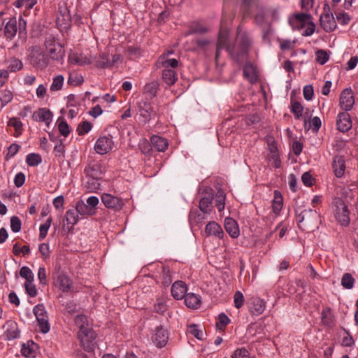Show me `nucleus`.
Segmentation results:
<instances>
[{
  "label": "nucleus",
  "mask_w": 358,
  "mask_h": 358,
  "mask_svg": "<svg viewBox=\"0 0 358 358\" xmlns=\"http://www.w3.org/2000/svg\"><path fill=\"white\" fill-rule=\"evenodd\" d=\"M252 43V38L249 34L238 29L235 41L231 45L229 43L228 31L221 29L217 42L215 59L216 61L218 59L221 50L226 49L232 59L238 63H242L247 59Z\"/></svg>",
  "instance_id": "obj_1"
},
{
  "label": "nucleus",
  "mask_w": 358,
  "mask_h": 358,
  "mask_svg": "<svg viewBox=\"0 0 358 358\" xmlns=\"http://www.w3.org/2000/svg\"><path fill=\"white\" fill-rule=\"evenodd\" d=\"M87 320L85 315H78L75 322L80 325V331L78 332V338L84 350L87 352H92L95 347V339L96 334L91 328L84 326V323Z\"/></svg>",
  "instance_id": "obj_2"
},
{
  "label": "nucleus",
  "mask_w": 358,
  "mask_h": 358,
  "mask_svg": "<svg viewBox=\"0 0 358 358\" xmlns=\"http://www.w3.org/2000/svg\"><path fill=\"white\" fill-rule=\"evenodd\" d=\"M334 204L335 206V217L336 219L342 225L347 226L350 223V213L348 209V206L340 198H336L334 200Z\"/></svg>",
  "instance_id": "obj_3"
},
{
  "label": "nucleus",
  "mask_w": 358,
  "mask_h": 358,
  "mask_svg": "<svg viewBox=\"0 0 358 358\" xmlns=\"http://www.w3.org/2000/svg\"><path fill=\"white\" fill-rule=\"evenodd\" d=\"M297 220L299 223H304L305 225L314 224L319 218V215L315 210L313 209H304L299 213L298 210L296 211Z\"/></svg>",
  "instance_id": "obj_4"
},
{
  "label": "nucleus",
  "mask_w": 358,
  "mask_h": 358,
  "mask_svg": "<svg viewBox=\"0 0 358 358\" xmlns=\"http://www.w3.org/2000/svg\"><path fill=\"white\" fill-rule=\"evenodd\" d=\"M52 275L55 286L58 287L63 292L70 291L72 282L66 274L57 270Z\"/></svg>",
  "instance_id": "obj_5"
},
{
  "label": "nucleus",
  "mask_w": 358,
  "mask_h": 358,
  "mask_svg": "<svg viewBox=\"0 0 358 358\" xmlns=\"http://www.w3.org/2000/svg\"><path fill=\"white\" fill-rule=\"evenodd\" d=\"M339 103L341 108L345 112L352 109L355 104V99L351 88H345L341 92L340 94Z\"/></svg>",
  "instance_id": "obj_6"
},
{
  "label": "nucleus",
  "mask_w": 358,
  "mask_h": 358,
  "mask_svg": "<svg viewBox=\"0 0 358 358\" xmlns=\"http://www.w3.org/2000/svg\"><path fill=\"white\" fill-rule=\"evenodd\" d=\"M30 57L31 63L38 68L44 69L48 64V57L39 48L34 49L31 53Z\"/></svg>",
  "instance_id": "obj_7"
},
{
  "label": "nucleus",
  "mask_w": 358,
  "mask_h": 358,
  "mask_svg": "<svg viewBox=\"0 0 358 358\" xmlns=\"http://www.w3.org/2000/svg\"><path fill=\"white\" fill-rule=\"evenodd\" d=\"M113 144L111 137L101 136L94 145V150L98 154L104 155L112 150Z\"/></svg>",
  "instance_id": "obj_8"
},
{
  "label": "nucleus",
  "mask_w": 358,
  "mask_h": 358,
  "mask_svg": "<svg viewBox=\"0 0 358 358\" xmlns=\"http://www.w3.org/2000/svg\"><path fill=\"white\" fill-rule=\"evenodd\" d=\"M152 339V342L157 345V347L162 348L167 343L169 334L167 331L160 325L156 327Z\"/></svg>",
  "instance_id": "obj_9"
},
{
  "label": "nucleus",
  "mask_w": 358,
  "mask_h": 358,
  "mask_svg": "<svg viewBox=\"0 0 358 358\" xmlns=\"http://www.w3.org/2000/svg\"><path fill=\"white\" fill-rule=\"evenodd\" d=\"M101 201L106 208L116 210H120L124 205L121 199L114 196L110 194H103L101 196Z\"/></svg>",
  "instance_id": "obj_10"
},
{
  "label": "nucleus",
  "mask_w": 358,
  "mask_h": 358,
  "mask_svg": "<svg viewBox=\"0 0 358 358\" xmlns=\"http://www.w3.org/2000/svg\"><path fill=\"white\" fill-rule=\"evenodd\" d=\"M4 335L6 339L11 341L17 338L20 336V331L18 329L17 324L13 320H8L3 326Z\"/></svg>",
  "instance_id": "obj_11"
},
{
  "label": "nucleus",
  "mask_w": 358,
  "mask_h": 358,
  "mask_svg": "<svg viewBox=\"0 0 358 358\" xmlns=\"http://www.w3.org/2000/svg\"><path fill=\"white\" fill-rule=\"evenodd\" d=\"M336 126L338 130L341 132H347L352 127V121L350 115L346 112L338 113L336 118Z\"/></svg>",
  "instance_id": "obj_12"
},
{
  "label": "nucleus",
  "mask_w": 358,
  "mask_h": 358,
  "mask_svg": "<svg viewBox=\"0 0 358 358\" xmlns=\"http://www.w3.org/2000/svg\"><path fill=\"white\" fill-rule=\"evenodd\" d=\"M84 173L86 177H95L101 178L103 170L99 162L92 161L85 168Z\"/></svg>",
  "instance_id": "obj_13"
},
{
  "label": "nucleus",
  "mask_w": 358,
  "mask_h": 358,
  "mask_svg": "<svg viewBox=\"0 0 358 358\" xmlns=\"http://www.w3.org/2000/svg\"><path fill=\"white\" fill-rule=\"evenodd\" d=\"M139 111L141 116L145 118V122H149L156 113L154 108L150 102L142 101L139 103Z\"/></svg>",
  "instance_id": "obj_14"
},
{
  "label": "nucleus",
  "mask_w": 358,
  "mask_h": 358,
  "mask_svg": "<svg viewBox=\"0 0 358 358\" xmlns=\"http://www.w3.org/2000/svg\"><path fill=\"white\" fill-rule=\"evenodd\" d=\"M320 25L326 32H331L336 27L333 15L322 14L320 17Z\"/></svg>",
  "instance_id": "obj_15"
},
{
  "label": "nucleus",
  "mask_w": 358,
  "mask_h": 358,
  "mask_svg": "<svg viewBox=\"0 0 358 358\" xmlns=\"http://www.w3.org/2000/svg\"><path fill=\"white\" fill-rule=\"evenodd\" d=\"M187 292L186 284L182 281H176L171 287L172 296L177 300L185 297Z\"/></svg>",
  "instance_id": "obj_16"
},
{
  "label": "nucleus",
  "mask_w": 358,
  "mask_h": 358,
  "mask_svg": "<svg viewBox=\"0 0 358 358\" xmlns=\"http://www.w3.org/2000/svg\"><path fill=\"white\" fill-rule=\"evenodd\" d=\"M32 117L35 121L45 122L46 125L49 126L52 121V114L49 110L43 108L35 111L33 113Z\"/></svg>",
  "instance_id": "obj_17"
},
{
  "label": "nucleus",
  "mask_w": 358,
  "mask_h": 358,
  "mask_svg": "<svg viewBox=\"0 0 358 358\" xmlns=\"http://www.w3.org/2000/svg\"><path fill=\"white\" fill-rule=\"evenodd\" d=\"M151 147L159 152H164L169 145L168 141L160 136L153 135L150 138Z\"/></svg>",
  "instance_id": "obj_18"
},
{
  "label": "nucleus",
  "mask_w": 358,
  "mask_h": 358,
  "mask_svg": "<svg viewBox=\"0 0 358 358\" xmlns=\"http://www.w3.org/2000/svg\"><path fill=\"white\" fill-rule=\"evenodd\" d=\"M332 167L335 176L338 178H341L344 175L345 169V164L343 157L339 155L335 156L334 157Z\"/></svg>",
  "instance_id": "obj_19"
},
{
  "label": "nucleus",
  "mask_w": 358,
  "mask_h": 358,
  "mask_svg": "<svg viewBox=\"0 0 358 358\" xmlns=\"http://www.w3.org/2000/svg\"><path fill=\"white\" fill-rule=\"evenodd\" d=\"M224 228L227 232L233 238H237L239 234V228L237 222L231 217H227L224 220Z\"/></svg>",
  "instance_id": "obj_20"
},
{
  "label": "nucleus",
  "mask_w": 358,
  "mask_h": 358,
  "mask_svg": "<svg viewBox=\"0 0 358 358\" xmlns=\"http://www.w3.org/2000/svg\"><path fill=\"white\" fill-rule=\"evenodd\" d=\"M205 232L207 236H215L219 238H222L224 236L221 226L215 222H210L206 226Z\"/></svg>",
  "instance_id": "obj_21"
},
{
  "label": "nucleus",
  "mask_w": 358,
  "mask_h": 358,
  "mask_svg": "<svg viewBox=\"0 0 358 358\" xmlns=\"http://www.w3.org/2000/svg\"><path fill=\"white\" fill-rule=\"evenodd\" d=\"M17 31V21L15 17L10 18L6 24L4 34L7 38L12 39Z\"/></svg>",
  "instance_id": "obj_22"
},
{
  "label": "nucleus",
  "mask_w": 358,
  "mask_h": 358,
  "mask_svg": "<svg viewBox=\"0 0 358 358\" xmlns=\"http://www.w3.org/2000/svg\"><path fill=\"white\" fill-rule=\"evenodd\" d=\"M213 194H208V196H203L199 201V210L203 213L210 214L213 210Z\"/></svg>",
  "instance_id": "obj_23"
},
{
  "label": "nucleus",
  "mask_w": 358,
  "mask_h": 358,
  "mask_svg": "<svg viewBox=\"0 0 358 358\" xmlns=\"http://www.w3.org/2000/svg\"><path fill=\"white\" fill-rule=\"evenodd\" d=\"M47 52L51 59L57 62H62L65 56V50L61 44L57 45Z\"/></svg>",
  "instance_id": "obj_24"
},
{
  "label": "nucleus",
  "mask_w": 358,
  "mask_h": 358,
  "mask_svg": "<svg viewBox=\"0 0 358 358\" xmlns=\"http://www.w3.org/2000/svg\"><path fill=\"white\" fill-rule=\"evenodd\" d=\"M265 301L260 298H255L252 301V306L250 307V310L252 315H259L265 310Z\"/></svg>",
  "instance_id": "obj_25"
},
{
  "label": "nucleus",
  "mask_w": 358,
  "mask_h": 358,
  "mask_svg": "<svg viewBox=\"0 0 358 358\" xmlns=\"http://www.w3.org/2000/svg\"><path fill=\"white\" fill-rule=\"evenodd\" d=\"M101 178L95 177H86L84 183L85 187L91 192H96L100 189Z\"/></svg>",
  "instance_id": "obj_26"
},
{
  "label": "nucleus",
  "mask_w": 358,
  "mask_h": 358,
  "mask_svg": "<svg viewBox=\"0 0 358 358\" xmlns=\"http://www.w3.org/2000/svg\"><path fill=\"white\" fill-rule=\"evenodd\" d=\"M76 208L80 215L92 216L96 214L95 209H91L82 200L77 201Z\"/></svg>",
  "instance_id": "obj_27"
},
{
  "label": "nucleus",
  "mask_w": 358,
  "mask_h": 358,
  "mask_svg": "<svg viewBox=\"0 0 358 358\" xmlns=\"http://www.w3.org/2000/svg\"><path fill=\"white\" fill-rule=\"evenodd\" d=\"M185 303L187 307L196 309L200 306L201 299L194 293H188L185 297Z\"/></svg>",
  "instance_id": "obj_28"
},
{
  "label": "nucleus",
  "mask_w": 358,
  "mask_h": 358,
  "mask_svg": "<svg viewBox=\"0 0 358 358\" xmlns=\"http://www.w3.org/2000/svg\"><path fill=\"white\" fill-rule=\"evenodd\" d=\"M162 79L168 85H173L177 80L176 71L173 69H164L162 72Z\"/></svg>",
  "instance_id": "obj_29"
},
{
  "label": "nucleus",
  "mask_w": 358,
  "mask_h": 358,
  "mask_svg": "<svg viewBox=\"0 0 358 358\" xmlns=\"http://www.w3.org/2000/svg\"><path fill=\"white\" fill-rule=\"evenodd\" d=\"M206 213H202L200 210L193 208L189 212V219L191 223L198 224L206 218Z\"/></svg>",
  "instance_id": "obj_30"
},
{
  "label": "nucleus",
  "mask_w": 358,
  "mask_h": 358,
  "mask_svg": "<svg viewBox=\"0 0 358 358\" xmlns=\"http://www.w3.org/2000/svg\"><path fill=\"white\" fill-rule=\"evenodd\" d=\"M79 213L76 208L69 209L66 213V222L68 225L73 227L79 220Z\"/></svg>",
  "instance_id": "obj_31"
},
{
  "label": "nucleus",
  "mask_w": 358,
  "mask_h": 358,
  "mask_svg": "<svg viewBox=\"0 0 358 358\" xmlns=\"http://www.w3.org/2000/svg\"><path fill=\"white\" fill-rule=\"evenodd\" d=\"M244 76L250 82H254L257 80V75L254 67L250 64H247L243 68Z\"/></svg>",
  "instance_id": "obj_32"
},
{
  "label": "nucleus",
  "mask_w": 358,
  "mask_h": 358,
  "mask_svg": "<svg viewBox=\"0 0 358 358\" xmlns=\"http://www.w3.org/2000/svg\"><path fill=\"white\" fill-rule=\"evenodd\" d=\"M355 282V278L349 273H345L342 276L341 285L345 289H352L354 286Z\"/></svg>",
  "instance_id": "obj_33"
},
{
  "label": "nucleus",
  "mask_w": 358,
  "mask_h": 358,
  "mask_svg": "<svg viewBox=\"0 0 358 358\" xmlns=\"http://www.w3.org/2000/svg\"><path fill=\"white\" fill-rule=\"evenodd\" d=\"M69 59L72 64L79 65L90 64L92 62L90 58L87 57L78 56L77 55H72L69 56Z\"/></svg>",
  "instance_id": "obj_34"
},
{
  "label": "nucleus",
  "mask_w": 358,
  "mask_h": 358,
  "mask_svg": "<svg viewBox=\"0 0 358 358\" xmlns=\"http://www.w3.org/2000/svg\"><path fill=\"white\" fill-rule=\"evenodd\" d=\"M158 89L159 83L154 80L145 85L144 92L149 94L152 97H154L156 96Z\"/></svg>",
  "instance_id": "obj_35"
},
{
  "label": "nucleus",
  "mask_w": 358,
  "mask_h": 358,
  "mask_svg": "<svg viewBox=\"0 0 358 358\" xmlns=\"http://www.w3.org/2000/svg\"><path fill=\"white\" fill-rule=\"evenodd\" d=\"M282 206V198L280 193L278 191H275L274 199L273 201V210L275 213H278Z\"/></svg>",
  "instance_id": "obj_36"
},
{
  "label": "nucleus",
  "mask_w": 358,
  "mask_h": 358,
  "mask_svg": "<svg viewBox=\"0 0 358 358\" xmlns=\"http://www.w3.org/2000/svg\"><path fill=\"white\" fill-rule=\"evenodd\" d=\"M95 65L99 69L110 68L108 56L106 54H100L95 62Z\"/></svg>",
  "instance_id": "obj_37"
},
{
  "label": "nucleus",
  "mask_w": 358,
  "mask_h": 358,
  "mask_svg": "<svg viewBox=\"0 0 358 358\" xmlns=\"http://www.w3.org/2000/svg\"><path fill=\"white\" fill-rule=\"evenodd\" d=\"M42 162L41 157L38 154L31 153L27 155L26 162L29 166H35Z\"/></svg>",
  "instance_id": "obj_38"
},
{
  "label": "nucleus",
  "mask_w": 358,
  "mask_h": 358,
  "mask_svg": "<svg viewBox=\"0 0 358 358\" xmlns=\"http://www.w3.org/2000/svg\"><path fill=\"white\" fill-rule=\"evenodd\" d=\"M216 206L219 211L224 209L225 206V194L222 190H219L215 195Z\"/></svg>",
  "instance_id": "obj_39"
},
{
  "label": "nucleus",
  "mask_w": 358,
  "mask_h": 358,
  "mask_svg": "<svg viewBox=\"0 0 358 358\" xmlns=\"http://www.w3.org/2000/svg\"><path fill=\"white\" fill-rule=\"evenodd\" d=\"M188 331L199 340L203 338L204 334L201 329H199V326L196 324H192L188 326Z\"/></svg>",
  "instance_id": "obj_40"
},
{
  "label": "nucleus",
  "mask_w": 358,
  "mask_h": 358,
  "mask_svg": "<svg viewBox=\"0 0 358 358\" xmlns=\"http://www.w3.org/2000/svg\"><path fill=\"white\" fill-rule=\"evenodd\" d=\"M40 331L43 334H46L50 331V323L48 321V316L36 319Z\"/></svg>",
  "instance_id": "obj_41"
},
{
  "label": "nucleus",
  "mask_w": 358,
  "mask_h": 358,
  "mask_svg": "<svg viewBox=\"0 0 358 358\" xmlns=\"http://www.w3.org/2000/svg\"><path fill=\"white\" fill-rule=\"evenodd\" d=\"M20 275L26 280V282H33L34 279V273L27 266H22L20 271Z\"/></svg>",
  "instance_id": "obj_42"
},
{
  "label": "nucleus",
  "mask_w": 358,
  "mask_h": 358,
  "mask_svg": "<svg viewBox=\"0 0 358 358\" xmlns=\"http://www.w3.org/2000/svg\"><path fill=\"white\" fill-rule=\"evenodd\" d=\"M52 223V218L49 217L44 224H41L39 228V239L43 240L47 236L48 229Z\"/></svg>",
  "instance_id": "obj_43"
},
{
  "label": "nucleus",
  "mask_w": 358,
  "mask_h": 358,
  "mask_svg": "<svg viewBox=\"0 0 358 358\" xmlns=\"http://www.w3.org/2000/svg\"><path fill=\"white\" fill-rule=\"evenodd\" d=\"M230 320L224 313H220L218 315V320L216 322V327L217 329L223 330L224 328L229 323Z\"/></svg>",
  "instance_id": "obj_44"
},
{
  "label": "nucleus",
  "mask_w": 358,
  "mask_h": 358,
  "mask_svg": "<svg viewBox=\"0 0 358 358\" xmlns=\"http://www.w3.org/2000/svg\"><path fill=\"white\" fill-rule=\"evenodd\" d=\"M291 110L296 119L299 120L302 116L303 107L299 101H292Z\"/></svg>",
  "instance_id": "obj_45"
},
{
  "label": "nucleus",
  "mask_w": 358,
  "mask_h": 358,
  "mask_svg": "<svg viewBox=\"0 0 358 358\" xmlns=\"http://www.w3.org/2000/svg\"><path fill=\"white\" fill-rule=\"evenodd\" d=\"M92 129V124L88 121H83L77 127V132L79 136L88 133Z\"/></svg>",
  "instance_id": "obj_46"
},
{
  "label": "nucleus",
  "mask_w": 358,
  "mask_h": 358,
  "mask_svg": "<svg viewBox=\"0 0 358 358\" xmlns=\"http://www.w3.org/2000/svg\"><path fill=\"white\" fill-rule=\"evenodd\" d=\"M322 322L326 326H331L333 324V317L330 309L322 310Z\"/></svg>",
  "instance_id": "obj_47"
},
{
  "label": "nucleus",
  "mask_w": 358,
  "mask_h": 358,
  "mask_svg": "<svg viewBox=\"0 0 358 358\" xmlns=\"http://www.w3.org/2000/svg\"><path fill=\"white\" fill-rule=\"evenodd\" d=\"M64 83V77L62 75H58L53 78L52 83L50 86V90L57 91L62 88Z\"/></svg>",
  "instance_id": "obj_48"
},
{
  "label": "nucleus",
  "mask_w": 358,
  "mask_h": 358,
  "mask_svg": "<svg viewBox=\"0 0 358 358\" xmlns=\"http://www.w3.org/2000/svg\"><path fill=\"white\" fill-rule=\"evenodd\" d=\"M161 280L162 282L165 285L168 286L171 282V277L170 273V270L165 266L162 267V271L161 273Z\"/></svg>",
  "instance_id": "obj_49"
},
{
  "label": "nucleus",
  "mask_w": 358,
  "mask_h": 358,
  "mask_svg": "<svg viewBox=\"0 0 358 358\" xmlns=\"http://www.w3.org/2000/svg\"><path fill=\"white\" fill-rule=\"evenodd\" d=\"M329 55L324 50H319L316 52V61L323 65L329 60Z\"/></svg>",
  "instance_id": "obj_50"
},
{
  "label": "nucleus",
  "mask_w": 358,
  "mask_h": 358,
  "mask_svg": "<svg viewBox=\"0 0 358 358\" xmlns=\"http://www.w3.org/2000/svg\"><path fill=\"white\" fill-rule=\"evenodd\" d=\"M33 312H34L36 319L48 316L47 312L45 310V306H43V304L36 305L34 308Z\"/></svg>",
  "instance_id": "obj_51"
},
{
  "label": "nucleus",
  "mask_w": 358,
  "mask_h": 358,
  "mask_svg": "<svg viewBox=\"0 0 358 358\" xmlns=\"http://www.w3.org/2000/svg\"><path fill=\"white\" fill-rule=\"evenodd\" d=\"M22 222L20 218L17 216H13L10 218V228L11 230L17 233L21 230Z\"/></svg>",
  "instance_id": "obj_52"
},
{
  "label": "nucleus",
  "mask_w": 358,
  "mask_h": 358,
  "mask_svg": "<svg viewBox=\"0 0 358 358\" xmlns=\"http://www.w3.org/2000/svg\"><path fill=\"white\" fill-rule=\"evenodd\" d=\"M162 66L166 69H174L178 66V61L176 59H160Z\"/></svg>",
  "instance_id": "obj_53"
},
{
  "label": "nucleus",
  "mask_w": 358,
  "mask_h": 358,
  "mask_svg": "<svg viewBox=\"0 0 358 358\" xmlns=\"http://www.w3.org/2000/svg\"><path fill=\"white\" fill-rule=\"evenodd\" d=\"M22 62L20 59L14 58L11 59L8 69L10 71L15 72L22 69Z\"/></svg>",
  "instance_id": "obj_54"
},
{
  "label": "nucleus",
  "mask_w": 358,
  "mask_h": 358,
  "mask_svg": "<svg viewBox=\"0 0 358 358\" xmlns=\"http://www.w3.org/2000/svg\"><path fill=\"white\" fill-rule=\"evenodd\" d=\"M45 46L47 51L53 47H56L57 45H59L60 43L57 42L56 38L52 35H49L45 38Z\"/></svg>",
  "instance_id": "obj_55"
},
{
  "label": "nucleus",
  "mask_w": 358,
  "mask_h": 358,
  "mask_svg": "<svg viewBox=\"0 0 358 358\" xmlns=\"http://www.w3.org/2000/svg\"><path fill=\"white\" fill-rule=\"evenodd\" d=\"M13 96L11 91L5 90L1 92L0 100L3 105H6L12 101Z\"/></svg>",
  "instance_id": "obj_56"
},
{
  "label": "nucleus",
  "mask_w": 358,
  "mask_h": 358,
  "mask_svg": "<svg viewBox=\"0 0 358 358\" xmlns=\"http://www.w3.org/2000/svg\"><path fill=\"white\" fill-rule=\"evenodd\" d=\"M231 358H250V354L245 348H241L234 351Z\"/></svg>",
  "instance_id": "obj_57"
},
{
  "label": "nucleus",
  "mask_w": 358,
  "mask_h": 358,
  "mask_svg": "<svg viewBox=\"0 0 358 358\" xmlns=\"http://www.w3.org/2000/svg\"><path fill=\"white\" fill-rule=\"evenodd\" d=\"M24 287L26 289V292L31 297H34L37 295V290L36 286L34 285L33 282H25Z\"/></svg>",
  "instance_id": "obj_58"
},
{
  "label": "nucleus",
  "mask_w": 358,
  "mask_h": 358,
  "mask_svg": "<svg viewBox=\"0 0 358 358\" xmlns=\"http://www.w3.org/2000/svg\"><path fill=\"white\" fill-rule=\"evenodd\" d=\"M83 82V77L79 74H70L68 83L71 85H78Z\"/></svg>",
  "instance_id": "obj_59"
},
{
  "label": "nucleus",
  "mask_w": 358,
  "mask_h": 358,
  "mask_svg": "<svg viewBox=\"0 0 358 358\" xmlns=\"http://www.w3.org/2000/svg\"><path fill=\"white\" fill-rule=\"evenodd\" d=\"M280 47L282 50H289L294 47V41H291L289 39H280Z\"/></svg>",
  "instance_id": "obj_60"
},
{
  "label": "nucleus",
  "mask_w": 358,
  "mask_h": 358,
  "mask_svg": "<svg viewBox=\"0 0 358 358\" xmlns=\"http://www.w3.org/2000/svg\"><path fill=\"white\" fill-rule=\"evenodd\" d=\"M35 3V0H17L13 4L17 8L25 6L26 8H31Z\"/></svg>",
  "instance_id": "obj_61"
},
{
  "label": "nucleus",
  "mask_w": 358,
  "mask_h": 358,
  "mask_svg": "<svg viewBox=\"0 0 358 358\" xmlns=\"http://www.w3.org/2000/svg\"><path fill=\"white\" fill-rule=\"evenodd\" d=\"M256 0H242L241 10L245 16L250 13V7Z\"/></svg>",
  "instance_id": "obj_62"
},
{
  "label": "nucleus",
  "mask_w": 358,
  "mask_h": 358,
  "mask_svg": "<svg viewBox=\"0 0 358 358\" xmlns=\"http://www.w3.org/2000/svg\"><path fill=\"white\" fill-rule=\"evenodd\" d=\"M234 306L236 308H240L244 302V296L240 291L235 292L234 296Z\"/></svg>",
  "instance_id": "obj_63"
},
{
  "label": "nucleus",
  "mask_w": 358,
  "mask_h": 358,
  "mask_svg": "<svg viewBox=\"0 0 358 358\" xmlns=\"http://www.w3.org/2000/svg\"><path fill=\"white\" fill-rule=\"evenodd\" d=\"M58 129H59L60 134L62 136H64V137H66L70 133L69 127L65 120H62L59 123Z\"/></svg>",
  "instance_id": "obj_64"
}]
</instances>
